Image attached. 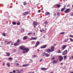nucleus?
<instances>
[{
  "label": "nucleus",
  "instance_id": "nucleus-38",
  "mask_svg": "<svg viewBox=\"0 0 73 73\" xmlns=\"http://www.w3.org/2000/svg\"><path fill=\"white\" fill-rule=\"evenodd\" d=\"M41 70H45L46 68H41Z\"/></svg>",
  "mask_w": 73,
  "mask_h": 73
},
{
  "label": "nucleus",
  "instance_id": "nucleus-8",
  "mask_svg": "<svg viewBox=\"0 0 73 73\" xmlns=\"http://www.w3.org/2000/svg\"><path fill=\"white\" fill-rule=\"evenodd\" d=\"M37 37H36V38L32 37L30 39V40H36L37 39Z\"/></svg>",
  "mask_w": 73,
  "mask_h": 73
},
{
  "label": "nucleus",
  "instance_id": "nucleus-60",
  "mask_svg": "<svg viewBox=\"0 0 73 73\" xmlns=\"http://www.w3.org/2000/svg\"><path fill=\"white\" fill-rule=\"evenodd\" d=\"M3 65L4 66L5 65V63H3Z\"/></svg>",
  "mask_w": 73,
  "mask_h": 73
},
{
  "label": "nucleus",
  "instance_id": "nucleus-13",
  "mask_svg": "<svg viewBox=\"0 0 73 73\" xmlns=\"http://www.w3.org/2000/svg\"><path fill=\"white\" fill-rule=\"evenodd\" d=\"M66 45H64L62 46V48L63 49H65V48L67 47Z\"/></svg>",
  "mask_w": 73,
  "mask_h": 73
},
{
  "label": "nucleus",
  "instance_id": "nucleus-36",
  "mask_svg": "<svg viewBox=\"0 0 73 73\" xmlns=\"http://www.w3.org/2000/svg\"><path fill=\"white\" fill-rule=\"evenodd\" d=\"M48 23V22H44V24L45 25H47Z\"/></svg>",
  "mask_w": 73,
  "mask_h": 73
},
{
  "label": "nucleus",
  "instance_id": "nucleus-9",
  "mask_svg": "<svg viewBox=\"0 0 73 73\" xmlns=\"http://www.w3.org/2000/svg\"><path fill=\"white\" fill-rule=\"evenodd\" d=\"M54 46H52L51 48V52H53L54 50Z\"/></svg>",
  "mask_w": 73,
  "mask_h": 73
},
{
  "label": "nucleus",
  "instance_id": "nucleus-10",
  "mask_svg": "<svg viewBox=\"0 0 73 73\" xmlns=\"http://www.w3.org/2000/svg\"><path fill=\"white\" fill-rule=\"evenodd\" d=\"M20 44V43L19 42H16V43H14V46H17Z\"/></svg>",
  "mask_w": 73,
  "mask_h": 73
},
{
  "label": "nucleus",
  "instance_id": "nucleus-22",
  "mask_svg": "<svg viewBox=\"0 0 73 73\" xmlns=\"http://www.w3.org/2000/svg\"><path fill=\"white\" fill-rule=\"evenodd\" d=\"M7 65L8 67H10V64L9 63H7Z\"/></svg>",
  "mask_w": 73,
  "mask_h": 73
},
{
  "label": "nucleus",
  "instance_id": "nucleus-58",
  "mask_svg": "<svg viewBox=\"0 0 73 73\" xmlns=\"http://www.w3.org/2000/svg\"><path fill=\"white\" fill-rule=\"evenodd\" d=\"M71 58L73 59V56H72Z\"/></svg>",
  "mask_w": 73,
  "mask_h": 73
},
{
  "label": "nucleus",
  "instance_id": "nucleus-2",
  "mask_svg": "<svg viewBox=\"0 0 73 73\" xmlns=\"http://www.w3.org/2000/svg\"><path fill=\"white\" fill-rule=\"evenodd\" d=\"M44 51L45 52H46L48 53H49L52 52L51 51V49H50V48H48V49H46L44 50Z\"/></svg>",
  "mask_w": 73,
  "mask_h": 73
},
{
  "label": "nucleus",
  "instance_id": "nucleus-43",
  "mask_svg": "<svg viewBox=\"0 0 73 73\" xmlns=\"http://www.w3.org/2000/svg\"><path fill=\"white\" fill-rule=\"evenodd\" d=\"M70 15H71V16H73V13H71V14H70Z\"/></svg>",
  "mask_w": 73,
  "mask_h": 73
},
{
  "label": "nucleus",
  "instance_id": "nucleus-46",
  "mask_svg": "<svg viewBox=\"0 0 73 73\" xmlns=\"http://www.w3.org/2000/svg\"><path fill=\"white\" fill-rule=\"evenodd\" d=\"M64 42H67V40H66V39H65L64 41Z\"/></svg>",
  "mask_w": 73,
  "mask_h": 73
},
{
  "label": "nucleus",
  "instance_id": "nucleus-19",
  "mask_svg": "<svg viewBox=\"0 0 73 73\" xmlns=\"http://www.w3.org/2000/svg\"><path fill=\"white\" fill-rule=\"evenodd\" d=\"M37 24H38V23H37L36 22H34L33 23V25H37Z\"/></svg>",
  "mask_w": 73,
  "mask_h": 73
},
{
  "label": "nucleus",
  "instance_id": "nucleus-35",
  "mask_svg": "<svg viewBox=\"0 0 73 73\" xmlns=\"http://www.w3.org/2000/svg\"><path fill=\"white\" fill-rule=\"evenodd\" d=\"M36 55H32V57L33 58H35Z\"/></svg>",
  "mask_w": 73,
  "mask_h": 73
},
{
  "label": "nucleus",
  "instance_id": "nucleus-57",
  "mask_svg": "<svg viewBox=\"0 0 73 73\" xmlns=\"http://www.w3.org/2000/svg\"><path fill=\"white\" fill-rule=\"evenodd\" d=\"M42 29L43 30V31H45V30H44V29Z\"/></svg>",
  "mask_w": 73,
  "mask_h": 73
},
{
  "label": "nucleus",
  "instance_id": "nucleus-64",
  "mask_svg": "<svg viewBox=\"0 0 73 73\" xmlns=\"http://www.w3.org/2000/svg\"><path fill=\"white\" fill-rule=\"evenodd\" d=\"M18 73H20V72H18Z\"/></svg>",
  "mask_w": 73,
  "mask_h": 73
},
{
  "label": "nucleus",
  "instance_id": "nucleus-51",
  "mask_svg": "<svg viewBox=\"0 0 73 73\" xmlns=\"http://www.w3.org/2000/svg\"><path fill=\"white\" fill-rule=\"evenodd\" d=\"M28 73H34V72H29Z\"/></svg>",
  "mask_w": 73,
  "mask_h": 73
},
{
  "label": "nucleus",
  "instance_id": "nucleus-26",
  "mask_svg": "<svg viewBox=\"0 0 73 73\" xmlns=\"http://www.w3.org/2000/svg\"><path fill=\"white\" fill-rule=\"evenodd\" d=\"M69 39L71 41V42H73V39L72 38H70Z\"/></svg>",
  "mask_w": 73,
  "mask_h": 73
},
{
  "label": "nucleus",
  "instance_id": "nucleus-48",
  "mask_svg": "<svg viewBox=\"0 0 73 73\" xmlns=\"http://www.w3.org/2000/svg\"><path fill=\"white\" fill-rule=\"evenodd\" d=\"M23 69H21V70H20V71H23Z\"/></svg>",
  "mask_w": 73,
  "mask_h": 73
},
{
  "label": "nucleus",
  "instance_id": "nucleus-28",
  "mask_svg": "<svg viewBox=\"0 0 73 73\" xmlns=\"http://www.w3.org/2000/svg\"><path fill=\"white\" fill-rule=\"evenodd\" d=\"M27 4V3L25 2H23V5H26Z\"/></svg>",
  "mask_w": 73,
  "mask_h": 73
},
{
  "label": "nucleus",
  "instance_id": "nucleus-3",
  "mask_svg": "<svg viewBox=\"0 0 73 73\" xmlns=\"http://www.w3.org/2000/svg\"><path fill=\"white\" fill-rule=\"evenodd\" d=\"M29 12L28 11H26L25 12V13H23L22 15L23 16H25L29 14Z\"/></svg>",
  "mask_w": 73,
  "mask_h": 73
},
{
  "label": "nucleus",
  "instance_id": "nucleus-24",
  "mask_svg": "<svg viewBox=\"0 0 73 73\" xmlns=\"http://www.w3.org/2000/svg\"><path fill=\"white\" fill-rule=\"evenodd\" d=\"M66 58H67V56H64V60H66Z\"/></svg>",
  "mask_w": 73,
  "mask_h": 73
},
{
  "label": "nucleus",
  "instance_id": "nucleus-27",
  "mask_svg": "<svg viewBox=\"0 0 73 73\" xmlns=\"http://www.w3.org/2000/svg\"><path fill=\"white\" fill-rule=\"evenodd\" d=\"M45 15H50V13H49V12H47V13H45Z\"/></svg>",
  "mask_w": 73,
  "mask_h": 73
},
{
  "label": "nucleus",
  "instance_id": "nucleus-34",
  "mask_svg": "<svg viewBox=\"0 0 73 73\" xmlns=\"http://www.w3.org/2000/svg\"><path fill=\"white\" fill-rule=\"evenodd\" d=\"M17 25H20V22H18L17 23Z\"/></svg>",
  "mask_w": 73,
  "mask_h": 73
},
{
  "label": "nucleus",
  "instance_id": "nucleus-63",
  "mask_svg": "<svg viewBox=\"0 0 73 73\" xmlns=\"http://www.w3.org/2000/svg\"><path fill=\"white\" fill-rule=\"evenodd\" d=\"M7 42V41L6 40V41H5V42Z\"/></svg>",
  "mask_w": 73,
  "mask_h": 73
},
{
  "label": "nucleus",
  "instance_id": "nucleus-50",
  "mask_svg": "<svg viewBox=\"0 0 73 73\" xmlns=\"http://www.w3.org/2000/svg\"><path fill=\"white\" fill-rule=\"evenodd\" d=\"M34 27L35 28H36V25H34Z\"/></svg>",
  "mask_w": 73,
  "mask_h": 73
},
{
  "label": "nucleus",
  "instance_id": "nucleus-30",
  "mask_svg": "<svg viewBox=\"0 0 73 73\" xmlns=\"http://www.w3.org/2000/svg\"><path fill=\"white\" fill-rule=\"evenodd\" d=\"M65 8H62L61 10V11H63L65 10Z\"/></svg>",
  "mask_w": 73,
  "mask_h": 73
},
{
  "label": "nucleus",
  "instance_id": "nucleus-1",
  "mask_svg": "<svg viewBox=\"0 0 73 73\" xmlns=\"http://www.w3.org/2000/svg\"><path fill=\"white\" fill-rule=\"evenodd\" d=\"M29 50V49L28 48H25V49H24V50H23L22 51V53L23 54H25L28 52Z\"/></svg>",
  "mask_w": 73,
  "mask_h": 73
},
{
  "label": "nucleus",
  "instance_id": "nucleus-11",
  "mask_svg": "<svg viewBox=\"0 0 73 73\" xmlns=\"http://www.w3.org/2000/svg\"><path fill=\"white\" fill-rule=\"evenodd\" d=\"M39 44H40V42H38V41H37V42H36V44H35V47H37L38 46V45H39Z\"/></svg>",
  "mask_w": 73,
  "mask_h": 73
},
{
  "label": "nucleus",
  "instance_id": "nucleus-17",
  "mask_svg": "<svg viewBox=\"0 0 73 73\" xmlns=\"http://www.w3.org/2000/svg\"><path fill=\"white\" fill-rule=\"evenodd\" d=\"M56 5L57 7L58 8H59L61 5L60 4H57Z\"/></svg>",
  "mask_w": 73,
  "mask_h": 73
},
{
  "label": "nucleus",
  "instance_id": "nucleus-32",
  "mask_svg": "<svg viewBox=\"0 0 73 73\" xmlns=\"http://www.w3.org/2000/svg\"><path fill=\"white\" fill-rule=\"evenodd\" d=\"M55 59V58L54 57H52L51 58V60H54Z\"/></svg>",
  "mask_w": 73,
  "mask_h": 73
},
{
  "label": "nucleus",
  "instance_id": "nucleus-44",
  "mask_svg": "<svg viewBox=\"0 0 73 73\" xmlns=\"http://www.w3.org/2000/svg\"><path fill=\"white\" fill-rule=\"evenodd\" d=\"M11 42H8V43L7 44H9Z\"/></svg>",
  "mask_w": 73,
  "mask_h": 73
},
{
  "label": "nucleus",
  "instance_id": "nucleus-53",
  "mask_svg": "<svg viewBox=\"0 0 73 73\" xmlns=\"http://www.w3.org/2000/svg\"><path fill=\"white\" fill-rule=\"evenodd\" d=\"M13 72L14 73H15V70H14L13 71Z\"/></svg>",
  "mask_w": 73,
  "mask_h": 73
},
{
  "label": "nucleus",
  "instance_id": "nucleus-33",
  "mask_svg": "<svg viewBox=\"0 0 73 73\" xmlns=\"http://www.w3.org/2000/svg\"><path fill=\"white\" fill-rule=\"evenodd\" d=\"M57 53H61V52H60V50H58Z\"/></svg>",
  "mask_w": 73,
  "mask_h": 73
},
{
  "label": "nucleus",
  "instance_id": "nucleus-42",
  "mask_svg": "<svg viewBox=\"0 0 73 73\" xmlns=\"http://www.w3.org/2000/svg\"><path fill=\"white\" fill-rule=\"evenodd\" d=\"M3 36H5V33H3Z\"/></svg>",
  "mask_w": 73,
  "mask_h": 73
},
{
  "label": "nucleus",
  "instance_id": "nucleus-59",
  "mask_svg": "<svg viewBox=\"0 0 73 73\" xmlns=\"http://www.w3.org/2000/svg\"><path fill=\"white\" fill-rule=\"evenodd\" d=\"M70 73H73V72H70Z\"/></svg>",
  "mask_w": 73,
  "mask_h": 73
},
{
  "label": "nucleus",
  "instance_id": "nucleus-7",
  "mask_svg": "<svg viewBox=\"0 0 73 73\" xmlns=\"http://www.w3.org/2000/svg\"><path fill=\"white\" fill-rule=\"evenodd\" d=\"M70 9H67L65 11V12L66 13H68L70 12Z\"/></svg>",
  "mask_w": 73,
  "mask_h": 73
},
{
  "label": "nucleus",
  "instance_id": "nucleus-31",
  "mask_svg": "<svg viewBox=\"0 0 73 73\" xmlns=\"http://www.w3.org/2000/svg\"><path fill=\"white\" fill-rule=\"evenodd\" d=\"M20 42L21 40L20 39H18L17 41V42L19 43H20L19 42Z\"/></svg>",
  "mask_w": 73,
  "mask_h": 73
},
{
  "label": "nucleus",
  "instance_id": "nucleus-29",
  "mask_svg": "<svg viewBox=\"0 0 73 73\" xmlns=\"http://www.w3.org/2000/svg\"><path fill=\"white\" fill-rule=\"evenodd\" d=\"M46 53H45V52H44L42 53V55H43V56H45V54Z\"/></svg>",
  "mask_w": 73,
  "mask_h": 73
},
{
  "label": "nucleus",
  "instance_id": "nucleus-23",
  "mask_svg": "<svg viewBox=\"0 0 73 73\" xmlns=\"http://www.w3.org/2000/svg\"><path fill=\"white\" fill-rule=\"evenodd\" d=\"M64 33H65V32H61L60 33V35H61V34L64 35Z\"/></svg>",
  "mask_w": 73,
  "mask_h": 73
},
{
  "label": "nucleus",
  "instance_id": "nucleus-40",
  "mask_svg": "<svg viewBox=\"0 0 73 73\" xmlns=\"http://www.w3.org/2000/svg\"><path fill=\"white\" fill-rule=\"evenodd\" d=\"M35 41H32L31 42L32 44H35Z\"/></svg>",
  "mask_w": 73,
  "mask_h": 73
},
{
  "label": "nucleus",
  "instance_id": "nucleus-47",
  "mask_svg": "<svg viewBox=\"0 0 73 73\" xmlns=\"http://www.w3.org/2000/svg\"><path fill=\"white\" fill-rule=\"evenodd\" d=\"M17 66H19V63H17Z\"/></svg>",
  "mask_w": 73,
  "mask_h": 73
},
{
  "label": "nucleus",
  "instance_id": "nucleus-56",
  "mask_svg": "<svg viewBox=\"0 0 73 73\" xmlns=\"http://www.w3.org/2000/svg\"><path fill=\"white\" fill-rule=\"evenodd\" d=\"M61 65H63V63H61Z\"/></svg>",
  "mask_w": 73,
  "mask_h": 73
},
{
  "label": "nucleus",
  "instance_id": "nucleus-52",
  "mask_svg": "<svg viewBox=\"0 0 73 73\" xmlns=\"http://www.w3.org/2000/svg\"><path fill=\"white\" fill-rule=\"evenodd\" d=\"M40 11H41L40 10H39L38 11V12L39 13H40Z\"/></svg>",
  "mask_w": 73,
  "mask_h": 73
},
{
  "label": "nucleus",
  "instance_id": "nucleus-45",
  "mask_svg": "<svg viewBox=\"0 0 73 73\" xmlns=\"http://www.w3.org/2000/svg\"><path fill=\"white\" fill-rule=\"evenodd\" d=\"M54 16H56V14L55 13H54Z\"/></svg>",
  "mask_w": 73,
  "mask_h": 73
},
{
  "label": "nucleus",
  "instance_id": "nucleus-14",
  "mask_svg": "<svg viewBox=\"0 0 73 73\" xmlns=\"http://www.w3.org/2000/svg\"><path fill=\"white\" fill-rule=\"evenodd\" d=\"M5 53L6 54L7 56H10V53H9L6 52Z\"/></svg>",
  "mask_w": 73,
  "mask_h": 73
},
{
  "label": "nucleus",
  "instance_id": "nucleus-5",
  "mask_svg": "<svg viewBox=\"0 0 73 73\" xmlns=\"http://www.w3.org/2000/svg\"><path fill=\"white\" fill-rule=\"evenodd\" d=\"M26 48V47L25 46H21L20 47V49H21V50H25V49Z\"/></svg>",
  "mask_w": 73,
  "mask_h": 73
},
{
  "label": "nucleus",
  "instance_id": "nucleus-18",
  "mask_svg": "<svg viewBox=\"0 0 73 73\" xmlns=\"http://www.w3.org/2000/svg\"><path fill=\"white\" fill-rule=\"evenodd\" d=\"M29 66V65L28 64H24L22 66L23 67H27Z\"/></svg>",
  "mask_w": 73,
  "mask_h": 73
},
{
  "label": "nucleus",
  "instance_id": "nucleus-25",
  "mask_svg": "<svg viewBox=\"0 0 73 73\" xmlns=\"http://www.w3.org/2000/svg\"><path fill=\"white\" fill-rule=\"evenodd\" d=\"M12 23L13 25H15L16 24V22H15L13 21L12 22Z\"/></svg>",
  "mask_w": 73,
  "mask_h": 73
},
{
  "label": "nucleus",
  "instance_id": "nucleus-21",
  "mask_svg": "<svg viewBox=\"0 0 73 73\" xmlns=\"http://www.w3.org/2000/svg\"><path fill=\"white\" fill-rule=\"evenodd\" d=\"M32 34V32H31V33H27V35H31Z\"/></svg>",
  "mask_w": 73,
  "mask_h": 73
},
{
  "label": "nucleus",
  "instance_id": "nucleus-41",
  "mask_svg": "<svg viewBox=\"0 0 73 73\" xmlns=\"http://www.w3.org/2000/svg\"><path fill=\"white\" fill-rule=\"evenodd\" d=\"M69 36L71 37H72V38H73V35H69Z\"/></svg>",
  "mask_w": 73,
  "mask_h": 73
},
{
  "label": "nucleus",
  "instance_id": "nucleus-15",
  "mask_svg": "<svg viewBox=\"0 0 73 73\" xmlns=\"http://www.w3.org/2000/svg\"><path fill=\"white\" fill-rule=\"evenodd\" d=\"M52 63L54 64H56L57 63V61L56 60H54L53 61Z\"/></svg>",
  "mask_w": 73,
  "mask_h": 73
},
{
  "label": "nucleus",
  "instance_id": "nucleus-16",
  "mask_svg": "<svg viewBox=\"0 0 73 73\" xmlns=\"http://www.w3.org/2000/svg\"><path fill=\"white\" fill-rule=\"evenodd\" d=\"M27 38H28L27 36H24V37L23 38V40H26L27 39Z\"/></svg>",
  "mask_w": 73,
  "mask_h": 73
},
{
  "label": "nucleus",
  "instance_id": "nucleus-62",
  "mask_svg": "<svg viewBox=\"0 0 73 73\" xmlns=\"http://www.w3.org/2000/svg\"><path fill=\"white\" fill-rule=\"evenodd\" d=\"M53 73V72H51L50 73Z\"/></svg>",
  "mask_w": 73,
  "mask_h": 73
},
{
  "label": "nucleus",
  "instance_id": "nucleus-55",
  "mask_svg": "<svg viewBox=\"0 0 73 73\" xmlns=\"http://www.w3.org/2000/svg\"><path fill=\"white\" fill-rule=\"evenodd\" d=\"M11 45H12L13 44V43L12 42H11Z\"/></svg>",
  "mask_w": 73,
  "mask_h": 73
},
{
  "label": "nucleus",
  "instance_id": "nucleus-54",
  "mask_svg": "<svg viewBox=\"0 0 73 73\" xmlns=\"http://www.w3.org/2000/svg\"><path fill=\"white\" fill-rule=\"evenodd\" d=\"M66 7V5H64V8H65V7Z\"/></svg>",
  "mask_w": 73,
  "mask_h": 73
},
{
  "label": "nucleus",
  "instance_id": "nucleus-6",
  "mask_svg": "<svg viewBox=\"0 0 73 73\" xmlns=\"http://www.w3.org/2000/svg\"><path fill=\"white\" fill-rule=\"evenodd\" d=\"M67 52H68L67 50H65L63 52L62 55H65L67 53Z\"/></svg>",
  "mask_w": 73,
  "mask_h": 73
},
{
  "label": "nucleus",
  "instance_id": "nucleus-37",
  "mask_svg": "<svg viewBox=\"0 0 73 73\" xmlns=\"http://www.w3.org/2000/svg\"><path fill=\"white\" fill-rule=\"evenodd\" d=\"M9 59L10 60H13L12 58L11 57L9 58Z\"/></svg>",
  "mask_w": 73,
  "mask_h": 73
},
{
  "label": "nucleus",
  "instance_id": "nucleus-20",
  "mask_svg": "<svg viewBox=\"0 0 73 73\" xmlns=\"http://www.w3.org/2000/svg\"><path fill=\"white\" fill-rule=\"evenodd\" d=\"M45 56L46 57H48L49 56V54L48 53H46Z\"/></svg>",
  "mask_w": 73,
  "mask_h": 73
},
{
  "label": "nucleus",
  "instance_id": "nucleus-61",
  "mask_svg": "<svg viewBox=\"0 0 73 73\" xmlns=\"http://www.w3.org/2000/svg\"><path fill=\"white\" fill-rule=\"evenodd\" d=\"M9 73H13L12 72H10Z\"/></svg>",
  "mask_w": 73,
  "mask_h": 73
},
{
  "label": "nucleus",
  "instance_id": "nucleus-39",
  "mask_svg": "<svg viewBox=\"0 0 73 73\" xmlns=\"http://www.w3.org/2000/svg\"><path fill=\"white\" fill-rule=\"evenodd\" d=\"M60 13H58H58H57V15L58 16H60Z\"/></svg>",
  "mask_w": 73,
  "mask_h": 73
},
{
  "label": "nucleus",
  "instance_id": "nucleus-4",
  "mask_svg": "<svg viewBox=\"0 0 73 73\" xmlns=\"http://www.w3.org/2000/svg\"><path fill=\"white\" fill-rule=\"evenodd\" d=\"M58 58L60 61H61L63 59V58L62 56H59Z\"/></svg>",
  "mask_w": 73,
  "mask_h": 73
},
{
  "label": "nucleus",
  "instance_id": "nucleus-12",
  "mask_svg": "<svg viewBox=\"0 0 73 73\" xmlns=\"http://www.w3.org/2000/svg\"><path fill=\"white\" fill-rule=\"evenodd\" d=\"M46 47V45H44V46H42L40 47L41 49H44Z\"/></svg>",
  "mask_w": 73,
  "mask_h": 73
},
{
  "label": "nucleus",
  "instance_id": "nucleus-49",
  "mask_svg": "<svg viewBox=\"0 0 73 73\" xmlns=\"http://www.w3.org/2000/svg\"><path fill=\"white\" fill-rule=\"evenodd\" d=\"M42 61V59H41L40 60V62H41V61Z\"/></svg>",
  "mask_w": 73,
  "mask_h": 73
}]
</instances>
